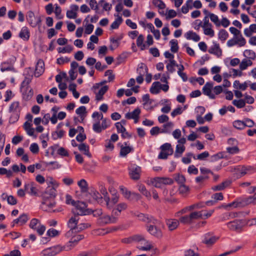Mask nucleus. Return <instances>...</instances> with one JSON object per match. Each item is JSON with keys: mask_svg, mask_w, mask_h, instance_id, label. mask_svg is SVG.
Instances as JSON below:
<instances>
[{"mask_svg": "<svg viewBox=\"0 0 256 256\" xmlns=\"http://www.w3.org/2000/svg\"><path fill=\"white\" fill-rule=\"evenodd\" d=\"M68 228H75V232H78L88 228L90 225L88 223L80 222V218L78 216H72L68 222Z\"/></svg>", "mask_w": 256, "mask_h": 256, "instance_id": "1", "label": "nucleus"}, {"mask_svg": "<svg viewBox=\"0 0 256 256\" xmlns=\"http://www.w3.org/2000/svg\"><path fill=\"white\" fill-rule=\"evenodd\" d=\"M202 211H194L189 214L181 216L179 219L180 222L186 225L192 224L194 220L202 218Z\"/></svg>", "mask_w": 256, "mask_h": 256, "instance_id": "2", "label": "nucleus"}, {"mask_svg": "<svg viewBox=\"0 0 256 256\" xmlns=\"http://www.w3.org/2000/svg\"><path fill=\"white\" fill-rule=\"evenodd\" d=\"M74 206V208L72 210L74 216H78L80 218V216L87 215L91 214L92 210L86 208V204L82 202L78 201Z\"/></svg>", "mask_w": 256, "mask_h": 256, "instance_id": "3", "label": "nucleus"}, {"mask_svg": "<svg viewBox=\"0 0 256 256\" xmlns=\"http://www.w3.org/2000/svg\"><path fill=\"white\" fill-rule=\"evenodd\" d=\"M71 250L69 245L64 246H56L44 250L43 252L44 255L47 256H54L60 253L62 250L68 251Z\"/></svg>", "mask_w": 256, "mask_h": 256, "instance_id": "4", "label": "nucleus"}, {"mask_svg": "<svg viewBox=\"0 0 256 256\" xmlns=\"http://www.w3.org/2000/svg\"><path fill=\"white\" fill-rule=\"evenodd\" d=\"M30 227L34 230H36L39 235H42L46 230L44 226L42 224L38 219L33 218L30 220Z\"/></svg>", "mask_w": 256, "mask_h": 256, "instance_id": "5", "label": "nucleus"}, {"mask_svg": "<svg viewBox=\"0 0 256 256\" xmlns=\"http://www.w3.org/2000/svg\"><path fill=\"white\" fill-rule=\"evenodd\" d=\"M26 20L29 24L32 27H36L40 26L41 24L42 20L40 16H36L33 12L30 10L28 12L26 15Z\"/></svg>", "mask_w": 256, "mask_h": 256, "instance_id": "6", "label": "nucleus"}, {"mask_svg": "<svg viewBox=\"0 0 256 256\" xmlns=\"http://www.w3.org/2000/svg\"><path fill=\"white\" fill-rule=\"evenodd\" d=\"M118 220V218L108 214H102L98 220V223L101 226H104L110 224H114Z\"/></svg>", "mask_w": 256, "mask_h": 256, "instance_id": "7", "label": "nucleus"}, {"mask_svg": "<svg viewBox=\"0 0 256 256\" xmlns=\"http://www.w3.org/2000/svg\"><path fill=\"white\" fill-rule=\"evenodd\" d=\"M157 224H150L146 226L148 232L151 235L160 238L162 236V232L161 230L156 226Z\"/></svg>", "mask_w": 256, "mask_h": 256, "instance_id": "8", "label": "nucleus"}, {"mask_svg": "<svg viewBox=\"0 0 256 256\" xmlns=\"http://www.w3.org/2000/svg\"><path fill=\"white\" fill-rule=\"evenodd\" d=\"M240 38H233L229 40L227 42V45L229 47L232 46L236 44H238L239 46H244L246 44V40L244 38H242L240 36Z\"/></svg>", "mask_w": 256, "mask_h": 256, "instance_id": "9", "label": "nucleus"}, {"mask_svg": "<svg viewBox=\"0 0 256 256\" xmlns=\"http://www.w3.org/2000/svg\"><path fill=\"white\" fill-rule=\"evenodd\" d=\"M227 226L232 230L240 231L242 228V222L241 220H236L228 222Z\"/></svg>", "mask_w": 256, "mask_h": 256, "instance_id": "10", "label": "nucleus"}, {"mask_svg": "<svg viewBox=\"0 0 256 256\" xmlns=\"http://www.w3.org/2000/svg\"><path fill=\"white\" fill-rule=\"evenodd\" d=\"M140 114V110L137 108L131 112H128L126 114L125 117L127 119H133L135 124L138 122Z\"/></svg>", "mask_w": 256, "mask_h": 256, "instance_id": "11", "label": "nucleus"}, {"mask_svg": "<svg viewBox=\"0 0 256 256\" xmlns=\"http://www.w3.org/2000/svg\"><path fill=\"white\" fill-rule=\"evenodd\" d=\"M56 190L53 186H48L42 194V197L44 200H48L50 198L54 199L56 196Z\"/></svg>", "mask_w": 256, "mask_h": 256, "instance_id": "12", "label": "nucleus"}, {"mask_svg": "<svg viewBox=\"0 0 256 256\" xmlns=\"http://www.w3.org/2000/svg\"><path fill=\"white\" fill-rule=\"evenodd\" d=\"M44 70V64L42 60H39L36 64L34 76L36 77H38L41 76Z\"/></svg>", "mask_w": 256, "mask_h": 256, "instance_id": "13", "label": "nucleus"}, {"mask_svg": "<svg viewBox=\"0 0 256 256\" xmlns=\"http://www.w3.org/2000/svg\"><path fill=\"white\" fill-rule=\"evenodd\" d=\"M218 239V238L216 236H211L210 233H207L204 235L202 242L208 246H212L216 242Z\"/></svg>", "mask_w": 256, "mask_h": 256, "instance_id": "14", "label": "nucleus"}, {"mask_svg": "<svg viewBox=\"0 0 256 256\" xmlns=\"http://www.w3.org/2000/svg\"><path fill=\"white\" fill-rule=\"evenodd\" d=\"M213 84L211 82H206L202 88V92L204 94L208 96L210 98L214 99L215 96L212 93V89Z\"/></svg>", "mask_w": 256, "mask_h": 256, "instance_id": "15", "label": "nucleus"}, {"mask_svg": "<svg viewBox=\"0 0 256 256\" xmlns=\"http://www.w3.org/2000/svg\"><path fill=\"white\" fill-rule=\"evenodd\" d=\"M119 197L118 196H114L111 200L106 196H104V200L106 202L108 208H112L113 206L118 202Z\"/></svg>", "mask_w": 256, "mask_h": 256, "instance_id": "16", "label": "nucleus"}, {"mask_svg": "<svg viewBox=\"0 0 256 256\" xmlns=\"http://www.w3.org/2000/svg\"><path fill=\"white\" fill-rule=\"evenodd\" d=\"M208 52L220 57L222 54V50L220 47L219 44L214 42L213 46H212L208 50Z\"/></svg>", "mask_w": 256, "mask_h": 256, "instance_id": "17", "label": "nucleus"}, {"mask_svg": "<svg viewBox=\"0 0 256 256\" xmlns=\"http://www.w3.org/2000/svg\"><path fill=\"white\" fill-rule=\"evenodd\" d=\"M29 188L30 191L28 192L30 194L34 196L37 195L38 190L36 187V184L34 182H32L24 185L25 190H28Z\"/></svg>", "mask_w": 256, "mask_h": 256, "instance_id": "18", "label": "nucleus"}, {"mask_svg": "<svg viewBox=\"0 0 256 256\" xmlns=\"http://www.w3.org/2000/svg\"><path fill=\"white\" fill-rule=\"evenodd\" d=\"M166 224L169 230L172 231L178 228L180 222L178 220L176 219H168L166 220Z\"/></svg>", "mask_w": 256, "mask_h": 256, "instance_id": "19", "label": "nucleus"}, {"mask_svg": "<svg viewBox=\"0 0 256 256\" xmlns=\"http://www.w3.org/2000/svg\"><path fill=\"white\" fill-rule=\"evenodd\" d=\"M84 238L83 235L75 234L74 236L70 239L66 245H69L72 248L80 240H82Z\"/></svg>", "mask_w": 256, "mask_h": 256, "instance_id": "20", "label": "nucleus"}, {"mask_svg": "<svg viewBox=\"0 0 256 256\" xmlns=\"http://www.w3.org/2000/svg\"><path fill=\"white\" fill-rule=\"evenodd\" d=\"M108 86H105L102 87L98 92H96V100L98 101L100 100L103 98L104 94L108 91Z\"/></svg>", "mask_w": 256, "mask_h": 256, "instance_id": "21", "label": "nucleus"}, {"mask_svg": "<svg viewBox=\"0 0 256 256\" xmlns=\"http://www.w3.org/2000/svg\"><path fill=\"white\" fill-rule=\"evenodd\" d=\"M0 70L2 72L5 71H14V68L11 62H3L0 66Z\"/></svg>", "mask_w": 256, "mask_h": 256, "instance_id": "22", "label": "nucleus"}, {"mask_svg": "<svg viewBox=\"0 0 256 256\" xmlns=\"http://www.w3.org/2000/svg\"><path fill=\"white\" fill-rule=\"evenodd\" d=\"M148 184H152L156 188H160L163 184L161 177H156L151 178L150 182H148Z\"/></svg>", "mask_w": 256, "mask_h": 256, "instance_id": "23", "label": "nucleus"}, {"mask_svg": "<svg viewBox=\"0 0 256 256\" xmlns=\"http://www.w3.org/2000/svg\"><path fill=\"white\" fill-rule=\"evenodd\" d=\"M19 36L24 40H28L30 38V32L27 27H22L20 34Z\"/></svg>", "mask_w": 256, "mask_h": 256, "instance_id": "24", "label": "nucleus"}, {"mask_svg": "<svg viewBox=\"0 0 256 256\" xmlns=\"http://www.w3.org/2000/svg\"><path fill=\"white\" fill-rule=\"evenodd\" d=\"M185 37L188 40H192L194 42H198L200 40V36L192 31H188L185 34Z\"/></svg>", "mask_w": 256, "mask_h": 256, "instance_id": "25", "label": "nucleus"}, {"mask_svg": "<svg viewBox=\"0 0 256 256\" xmlns=\"http://www.w3.org/2000/svg\"><path fill=\"white\" fill-rule=\"evenodd\" d=\"M254 32H256V24H252L244 30V34L247 37H250Z\"/></svg>", "mask_w": 256, "mask_h": 256, "instance_id": "26", "label": "nucleus"}, {"mask_svg": "<svg viewBox=\"0 0 256 256\" xmlns=\"http://www.w3.org/2000/svg\"><path fill=\"white\" fill-rule=\"evenodd\" d=\"M140 166H136L133 168L130 172V174L132 179L138 180L140 178Z\"/></svg>", "mask_w": 256, "mask_h": 256, "instance_id": "27", "label": "nucleus"}, {"mask_svg": "<svg viewBox=\"0 0 256 256\" xmlns=\"http://www.w3.org/2000/svg\"><path fill=\"white\" fill-rule=\"evenodd\" d=\"M78 148L80 151L83 152L84 154L88 157H91V154L89 152V146L84 143L81 144L78 146Z\"/></svg>", "mask_w": 256, "mask_h": 256, "instance_id": "28", "label": "nucleus"}, {"mask_svg": "<svg viewBox=\"0 0 256 256\" xmlns=\"http://www.w3.org/2000/svg\"><path fill=\"white\" fill-rule=\"evenodd\" d=\"M230 184V182L229 180H226L222 182V184L214 186L212 187V189L214 190H221L225 188L226 187L228 186Z\"/></svg>", "mask_w": 256, "mask_h": 256, "instance_id": "29", "label": "nucleus"}, {"mask_svg": "<svg viewBox=\"0 0 256 256\" xmlns=\"http://www.w3.org/2000/svg\"><path fill=\"white\" fill-rule=\"evenodd\" d=\"M244 206L250 204H256V193L252 196H250L248 198L243 199Z\"/></svg>", "mask_w": 256, "mask_h": 256, "instance_id": "30", "label": "nucleus"}, {"mask_svg": "<svg viewBox=\"0 0 256 256\" xmlns=\"http://www.w3.org/2000/svg\"><path fill=\"white\" fill-rule=\"evenodd\" d=\"M252 62L248 59H244L240 64V68L241 70H246L248 66H252Z\"/></svg>", "mask_w": 256, "mask_h": 256, "instance_id": "31", "label": "nucleus"}, {"mask_svg": "<svg viewBox=\"0 0 256 256\" xmlns=\"http://www.w3.org/2000/svg\"><path fill=\"white\" fill-rule=\"evenodd\" d=\"M138 190L144 194L146 197L148 199H150L151 194L150 192H149L146 189L144 186L142 184H140L138 186Z\"/></svg>", "mask_w": 256, "mask_h": 256, "instance_id": "32", "label": "nucleus"}, {"mask_svg": "<svg viewBox=\"0 0 256 256\" xmlns=\"http://www.w3.org/2000/svg\"><path fill=\"white\" fill-rule=\"evenodd\" d=\"M224 206L226 208L230 206H233L234 208H242L244 206V205L242 199L240 201L236 200L234 202Z\"/></svg>", "mask_w": 256, "mask_h": 256, "instance_id": "33", "label": "nucleus"}, {"mask_svg": "<svg viewBox=\"0 0 256 256\" xmlns=\"http://www.w3.org/2000/svg\"><path fill=\"white\" fill-rule=\"evenodd\" d=\"M174 180L180 185L184 184L186 182V178L184 176L180 174H174Z\"/></svg>", "mask_w": 256, "mask_h": 256, "instance_id": "34", "label": "nucleus"}, {"mask_svg": "<svg viewBox=\"0 0 256 256\" xmlns=\"http://www.w3.org/2000/svg\"><path fill=\"white\" fill-rule=\"evenodd\" d=\"M234 87L236 89H240L242 90H246L248 87V84L244 82L243 84H240L238 80H235L234 82Z\"/></svg>", "mask_w": 256, "mask_h": 256, "instance_id": "35", "label": "nucleus"}, {"mask_svg": "<svg viewBox=\"0 0 256 256\" xmlns=\"http://www.w3.org/2000/svg\"><path fill=\"white\" fill-rule=\"evenodd\" d=\"M185 150V146L183 145L178 144L174 153L176 158L180 157Z\"/></svg>", "mask_w": 256, "mask_h": 256, "instance_id": "36", "label": "nucleus"}, {"mask_svg": "<svg viewBox=\"0 0 256 256\" xmlns=\"http://www.w3.org/2000/svg\"><path fill=\"white\" fill-rule=\"evenodd\" d=\"M20 103L18 102H14L10 106L9 111L10 112H15L20 111Z\"/></svg>", "mask_w": 256, "mask_h": 256, "instance_id": "37", "label": "nucleus"}, {"mask_svg": "<svg viewBox=\"0 0 256 256\" xmlns=\"http://www.w3.org/2000/svg\"><path fill=\"white\" fill-rule=\"evenodd\" d=\"M146 223H151L152 224H160V222L155 218L152 216L147 214L145 222Z\"/></svg>", "mask_w": 256, "mask_h": 256, "instance_id": "38", "label": "nucleus"}, {"mask_svg": "<svg viewBox=\"0 0 256 256\" xmlns=\"http://www.w3.org/2000/svg\"><path fill=\"white\" fill-rule=\"evenodd\" d=\"M160 85V82H154L151 88H150V92L152 94H157L160 92L159 86Z\"/></svg>", "mask_w": 256, "mask_h": 256, "instance_id": "39", "label": "nucleus"}, {"mask_svg": "<svg viewBox=\"0 0 256 256\" xmlns=\"http://www.w3.org/2000/svg\"><path fill=\"white\" fill-rule=\"evenodd\" d=\"M230 32L234 34V38H240V36L242 38H244L240 30H238L237 28L234 27H230L229 29Z\"/></svg>", "mask_w": 256, "mask_h": 256, "instance_id": "40", "label": "nucleus"}, {"mask_svg": "<svg viewBox=\"0 0 256 256\" xmlns=\"http://www.w3.org/2000/svg\"><path fill=\"white\" fill-rule=\"evenodd\" d=\"M144 37L142 34H140L136 40V45L140 47L142 50H144L146 48V44H144Z\"/></svg>", "mask_w": 256, "mask_h": 256, "instance_id": "41", "label": "nucleus"}, {"mask_svg": "<svg viewBox=\"0 0 256 256\" xmlns=\"http://www.w3.org/2000/svg\"><path fill=\"white\" fill-rule=\"evenodd\" d=\"M170 50L172 52H176L178 50V40L174 39L172 40L170 42Z\"/></svg>", "mask_w": 256, "mask_h": 256, "instance_id": "42", "label": "nucleus"}, {"mask_svg": "<svg viewBox=\"0 0 256 256\" xmlns=\"http://www.w3.org/2000/svg\"><path fill=\"white\" fill-rule=\"evenodd\" d=\"M78 185L81 188V190L82 192H86L88 191V184L84 179H82L79 181L78 182Z\"/></svg>", "mask_w": 256, "mask_h": 256, "instance_id": "43", "label": "nucleus"}, {"mask_svg": "<svg viewBox=\"0 0 256 256\" xmlns=\"http://www.w3.org/2000/svg\"><path fill=\"white\" fill-rule=\"evenodd\" d=\"M132 150V148L130 146H121L120 151V155L122 156H126L127 154L130 153Z\"/></svg>", "mask_w": 256, "mask_h": 256, "instance_id": "44", "label": "nucleus"}, {"mask_svg": "<svg viewBox=\"0 0 256 256\" xmlns=\"http://www.w3.org/2000/svg\"><path fill=\"white\" fill-rule=\"evenodd\" d=\"M160 148L162 151L168 150L167 152L169 153L170 154H172L173 153V150L172 148L171 144L169 143H166L162 144Z\"/></svg>", "mask_w": 256, "mask_h": 256, "instance_id": "45", "label": "nucleus"}, {"mask_svg": "<svg viewBox=\"0 0 256 256\" xmlns=\"http://www.w3.org/2000/svg\"><path fill=\"white\" fill-rule=\"evenodd\" d=\"M122 22V18L121 16H118V18L112 23L110 26L112 29H116Z\"/></svg>", "mask_w": 256, "mask_h": 256, "instance_id": "46", "label": "nucleus"}, {"mask_svg": "<svg viewBox=\"0 0 256 256\" xmlns=\"http://www.w3.org/2000/svg\"><path fill=\"white\" fill-rule=\"evenodd\" d=\"M233 126L238 130H242L246 127L244 122L240 120L234 121L233 122Z\"/></svg>", "mask_w": 256, "mask_h": 256, "instance_id": "47", "label": "nucleus"}, {"mask_svg": "<svg viewBox=\"0 0 256 256\" xmlns=\"http://www.w3.org/2000/svg\"><path fill=\"white\" fill-rule=\"evenodd\" d=\"M142 244H144V246L138 248L140 250H149L153 248L150 242L146 240L143 242Z\"/></svg>", "mask_w": 256, "mask_h": 256, "instance_id": "48", "label": "nucleus"}, {"mask_svg": "<svg viewBox=\"0 0 256 256\" xmlns=\"http://www.w3.org/2000/svg\"><path fill=\"white\" fill-rule=\"evenodd\" d=\"M42 208H44V206H47L49 209L53 208L56 205V202L52 200V202H48V200H44L42 202Z\"/></svg>", "mask_w": 256, "mask_h": 256, "instance_id": "49", "label": "nucleus"}, {"mask_svg": "<svg viewBox=\"0 0 256 256\" xmlns=\"http://www.w3.org/2000/svg\"><path fill=\"white\" fill-rule=\"evenodd\" d=\"M148 67L144 64H142L141 66L137 69V72L140 74L139 76H143L145 73H148Z\"/></svg>", "mask_w": 256, "mask_h": 256, "instance_id": "50", "label": "nucleus"}, {"mask_svg": "<svg viewBox=\"0 0 256 256\" xmlns=\"http://www.w3.org/2000/svg\"><path fill=\"white\" fill-rule=\"evenodd\" d=\"M76 112L84 119L85 116L84 114L86 112V108L84 106H81L76 110Z\"/></svg>", "mask_w": 256, "mask_h": 256, "instance_id": "51", "label": "nucleus"}, {"mask_svg": "<svg viewBox=\"0 0 256 256\" xmlns=\"http://www.w3.org/2000/svg\"><path fill=\"white\" fill-rule=\"evenodd\" d=\"M232 104L236 106L238 108H244L246 105L244 100L240 99L239 100H234L232 101Z\"/></svg>", "mask_w": 256, "mask_h": 256, "instance_id": "52", "label": "nucleus"}, {"mask_svg": "<svg viewBox=\"0 0 256 256\" xmlns=\"http://www.w3.org/2000/svg\"><path fill=\"white\" fill-rule=\"evenodd\" d=\"M212 26L202 27L204 34L212 37L214 35V30L212 28Z\"/></svg>", "mask_w": 256, "mask_h": 256, "instance_id": "53", "label": "nucleus"}, {"mask_svg": "<svg viewBox=\"0 0 256 256\" xmlns=\"http://www.w3.org/2000/svg\"><path fill=\"white\" fill-rule=\"evenodd\" d=\"M228 36V32L224 29L220 30L218 32V38L222 41L225 40Z\"/></svg>", "mask_w": 256, "mask_h": 256, "instance_id": "54", "label": "nucleus"}, {"mask_svg": "<svg viewBox=\"0 0 256 256\" xmlns=\"http://www.w3.org/2000/svg\"><path fill=\"white\" fill-rule=\"evenodd\" d=\"M120 190L124 197L128 200V198H130L131 192L129 191L126 188L123 186H120Z\"/></svg>", "mask_w": 256, "mask_h": 256, "instance_id": "55", "label": "nucleus"}, {"mask_svg": "<svg viewBox=\"0 0 256 256\" xmlns=\"http://www.w3.org/2000/svg\"><path fill=\"white\" fill-rule=\"evenodd\" d=\"M27 89L25 92H24L23 94L24 98L26 100H30L33 96L34 92L32 88H26Z\"/></svg>", "mask_w": 256, "mask_h": 256, "instance_id": "56", "label": "nucleus"}, {"mask_svg": "<svg viewBox=\"0 0 256 256\" xmlns=\"http://www.w3.org/2000/svg\"><path fill=\"white\" fill-rule=\"evenodd\" d=\"M134 242H140L141 244L146 240L144 236L141 234H136L132 236Z\"/></svg>", "mask_w": 256, "mask_h": 256, "instance_id": "57", "label": "nucleus"}, {"mask_svg": "<svg viewBox=\"0 0 256 256\" xmlns=\"http://www.w3.org/2000/svg\"><path fill=\"white\" fill-rule=\"evenodd\" d=\"M152 4L160 9H164L166 8V4L161 0H153Z\"/></svg>", "mask_w": 256, "mask_h": 256, "instance_id": "58", "label": "nucleus"}, {"mask_svg": "<svg viewBox=\"0 0 256 256\" xmlns=\"http://www.w3.org/2000/svg\"><path fill=\"white\" fill-rule=\"evenodd\" d=\"M210 20L213 22L214 23V24L216 25V26H220V22L219 21L218 16L214 14H210Z\"/></svg>", "mask_w": 256, "mask_h": 256, "instance_id": "59", "label": "nucleus"}, {"mask_svg": "<svg viewBox=\"0 0 256 256\" xmlns=\"http://www.w3.org/2000/svg\"><path fill=\"white\" fill-rule=\"evenodd\" d=\"M72 47L71 46L68 45L65 48H59L58 52L60 53L70 52L72 50Z\"/></svg>", "mask_w": 256, "mask_h": 256, "instance_id": "60", "label": "nucleus"}, {"mask_svg": "<svg viewBox=\"0 0 256 256\" xmlns=\"http://www.w3.org/2000/svg\"><path fill=\"white\" fill-rule=\"evenodd\" d=\"M46 166H50L51 169H57L59 168L60 167V165L58 164L57 162H46Z\"/></svg>", "mask_w": 256, "mask_h": 256, "instance_id": "61", "label": "nucleus"}, {"mask_svg": "<svg viewBox=\"0 0 256 256\" xmlns=\"http://www.w3.org/2000/svg\"><path fill=\"white\" fill-rule=\"evenodd\" d=\"M92 196L93 198L96 200L98 202H100L102 200V196H101L100 194L97 192H93L92 193Z\"/></svg>", "mask_w": 256, "mask_h": 256, "instance_id": "62", "label": "nucleus"}, {"mask_svg": "<svg viewBox=\"0 0 256 256\" xmlns=\"http://www.w3.org/2000/svg\"><path fill=\"white\" fill-rule=\"evenodd\" d=\"M130 196L128 200H138L141 198L140 195L136 192H131Z\"/></svg>", "mask_w": 256, "mask_h": 256, "instance_id": "63", "label": "nucleus"}, {"mask_svg": "<svg viewBox=\"0 0 256 256\" xmlns=\"http://www.w3.org/2000/svg\"><path fill=\"white\" fill-rule=\"evenodd\" d=\"M30 150L32 152L36 154L38 153L39 151V148L37 144L33 143L30 145Z\"/></svg>", "mask_w": 256, "mask_h": 256, "instance_id": "64", "label": "nucleus"}]
</instances>
